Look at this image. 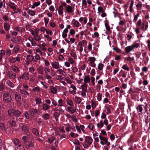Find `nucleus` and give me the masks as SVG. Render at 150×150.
I'll return each mask as SVG.
<instances>
[{
	"label": "nucleus",
	"instance_id": "39448f33",
	"mask_svg": "<svg viewBox=\"0 0 150 150\" xmlns=\"http://www.w3.org/2000/svg\"><path fill=\"white\" fill-rule=\"evenodd\" d=\"M38 110L36 109V108H31L30 109L29 112L31 116L35 117L36 115L38 114Z\"/></svg>",
	"mask_w": 150,
	"mask_h": 150
},
{
	"label": "nucleus",
	"instance_id": "a211bd4d",
	"mask_svg": "<svg viewBox=\"0 0 150 150\" xmlns=\"http://www.w3.org/2000/svg\"><path fill=\"white\" fill-rule=\"evenodd\" d=\"M133 49V47H132V45L129 46L125 48V50L127 53H129L130 51Z\"/></svg>",
	"mask_w": 150,
	"mask_h": 150
},
{
	"label": "nucleus",
	"instance_id": "5fc2aeb1",
	"mask_svg": "<svg viewBox=\"0 0 150 150\" xmlns=\"http://www.w3.org/2000/svg\"><path fill=\"white\" fill-rule=\"evenodd\" d=\"M34 38L35 40L38 41H39L41 39L40 35H38V36H34Z\"/></svg>",
	"mask_w": 150,
	"mask_h": 150
},
{
	"label": "nucleus",
	"instance_id": "49530a36",
	"mask_svg": "<svg viewBox=\"0 0 150 150\" xmlns=\"http://www.w3.org/2000/svg\"><path fill=\"white\" fill-rule=\"evenodd\" d=\"M51 100L53 105L55 107L58 106V103L56 100L54 99H52Z\"/></svg>",
	"mask_w": 150,
	"mask_h": 150
},
{
	"label": "nucleus",
	"instance_id": "603ef678",
	"mask_svg": "<svg viewBox=\"0 0 150 150\" xmlns=\"http://www.w3.org/2000/svg\"><path fill=\"white\" fill-rule=\"evenodd\" d=\"M102 99V94L98 93L97 94V100L98 101H100Z\"/></svg>",
	"mask_w": 150,
	"mask_h": 150
},
{
	"label": "nucleus",
	"instance_id": "680f3d73",
	"mask_svg": "<svg viewBox=\"0 0 150 150\" xmlns=\"http://www.w3.org/2000/svg\"><path fill=\"white\" fill-rule=\"evenodd\" d=\"M70 135L72 137H78L79 135L77 134H75L73 132H71L70 134Z\"/></svg>",
	"mask_w": 150,
	"mask_h": 150
},
{
	"label": "nucleus",
	"instance_id": "338daca9",
	"mask_svg": "<svg viewBox=\"0 0 150 150\" xmlns=\"http://www.w3.org/2000/svg\"><path fill=\"white\" fill-rule=\"evenodd\" d=\"M45 103H46L48 105H50L51 104V100L49 99H45Z\"/></svg>",
	"mask_w": 150,
	"mask_h": 150
},
{
	"label": "nucleus",
	"instance_id": "72a5a7b5",
	"mask_svg": "<svg viewBox=\"0 0 150 150\" xmlns=\"http://www.w3.org/2000/svg\"><path fill=\"white\" fill-rule=\"evenodd\" d=\"M6 83L8 86L11 88H13L14 86V85L13 83L9 81H7Z\"/></svg>",
	"mask_w": 150,
	"mask_h": 150
},
{
	"label": "nucleus",
	"instance_id": "2eb2a0df",
	"mask_svg": "<svg viewBox=\"0 0 150 150\" xmlns=\"http://www.w3.org/2000/svg\"><path fill=\"white\" fill-rule=\"evenodd\" d=\"M13 127H6V131L5 132H8L9 134H11L13 133L14 131V129Z\"/></svg>",
	"mask_w": 150,
	"mask_h": 150
},
{
	"label": "nucleus",
	"instance_id": "c03bdc74",
	"mask_svg": "<svg viewBox=\"0 0 150 150\" xmlns=\"http://www.w3.org/2000/svg\"><path fill=\"white\" fill-rule=\"evenodd\" d=\"M96 60V58L94 57H90L88 59L89 61H90V63L94 62Z\"/></svg>",
	"mask_w": 150,
	"mask_h": 150
},
{
	"label": "nucleus",
	"instance_id": "4c0bfd02",
	"mask_svg": "<svg viewBox=\"0 0 150 150\" xmlns=\"http://www.w3.org/2000/svg\"><path fill=\"white\" fill-rule=\"evenodd\" d=\"M22 88L28 91H30V88H29L27 84H23V87Z\"/></svg>",
	"mask_w": 150,
	"mask_h": 150
},
{
	"label": "nucleus",
	"instance_id": "5701e85b",
	"mask_svg": "<svg viewBox=\"0 0 150 150\" xmlns=\"http://www.w3.org/2000/svg\"><path fill=\"white\" fill-rule=\"evenodd\" d=\"M84 78V81L86 83H89L90 81V79L89 77V75L87 76H85Z\"/></svg>",
	"mask_w": 150,
	"mask_h": 150
},
{
	"label": "nucleus",
	"instance_id": "473e14b6",
	"mask_svg": "<svg viewBox=\"0 0 150 150\" xmlns=\"http://www.w3.org/2000/svg\"><path fill=\"white\" fill-rule=\"evenodd\" d=\"M5 89V87L4 86L3 83H0V91L1 92L4 91Z\"/></svg>",
	"mask_w": 150,
	"mask_h": 150
},
{
	"label": "nucleus",
	"instance_id": "58836bf2",
	"mask_svg": "<svg viewBox=\"0 0 150 150\" xmlns=\"http://www.w3.org/2000/svg\"><path fill=\"white\" fill-rule=\"evenodd\" d=\"M9 75V78L12 79H15L16 76V74L13 72L10 73Z\"/></svg>",
	"mask_w": 150,
	"mask_h": 150
},
{
	"label": "nucleus",
	"instance_id": "e2e57ef3",
	"mask_svg": "<svg viewBox=\"0 0 150 150\" xmlns=\"http://www.w3.org/2000/svg\"><path fill=\"white\" fill-rule=\"evenodd\" d=\"M94 127V125L92 123H90L89 125L88 126L91 130H93V127Z\"/></svg>",
	"mask_w": 150,
	"mask_h": 150
},
{
	"label": "nucleus",
	"instance_id": "c756f323",
	"mask_svg": "<svg viewBox=\"0 0 150 150\" xmlns=\"http://www.w3.org/2000/svg\"><path fill=\"white\" fill-rule=\"evenodd\" d=\"M34 57L30 55H28L26 57V59L29 62H32L33 61L34 59Z\"/></svg>",
	"mask_w": 150,
	"mask_h": 150
},
{
	"label": "nucleus",
	"instance_id": "7ed1b4c3",
	"mask_svg": "<svg viewBox=\"0 0 150 150\" xmlns=\"http://www.w3.org/2000/svg\"><path fill=\"white\" fill-rule=\"evenodd\" d=\"M64 6L65 7L64 12L65 13H71L74 11V8L69 5H67L66 3Z\"/></svg>",
	"mask_w": 150,
	"mask_h": 150
},
{
	"label": "nucleus",
	"instance_id": "6e6552de",
	"mask_svg": "<svg viewBox=\"0 0 150 150\" xmlns=\"http://www.w3.org/2000/svg\"><path fill=\"white\" fill-rule=\"evenodd\" d=\"M21 129L26 135L29 134V128L27 125H23L21 127Z\"/></svg>",
	"mask_w": 150,
	"mask_h": 150
},
{
	"label": "nucleus",
	"instance_id": "412c9836",
	"mask_svg": "<svg viewBox=\"0 0 150 150\" xmlns=\"http://www.w3.org/2000/svg\"><path fill=\"white\" fill-rule=\"evenodd\" d=\"M52 67L55 69H57L59 68V64L58 62H55L54 63L53 62L52 63Z\"/></svg>",
	"mask_w": 150,
	"mask_h": 150
},
{
	"label": "nucleus",
	"instance_id": "423d86ee",
	"mask_svg": "<svg viewBox=\"0 0 150 150\" xmlns=\"http://www.w3.org/2000/svg\"><path fill=\"white\" fill-rule=\"evenodd\" d=\"M66 3L64 2H61V5L59 6L58 9V13L59 15L63 14V10L64 9L63 7H64V4H65Z\"/></svg>",
	"mask_w": 150,
	"mask_h": 150
},
{
	"label": "nucleus",
	"instance_id": "c9c22d12",
	"mask_svg": "<svg viewBox=\"0 0 150 150\" xmlns=\"http://www.w3.org/2000/svg\"><path fill=\"white\" fill-rule=\"evenodd\" d=\"M55 139V138L54 137H52L48 138V141L50 144H51L53 142Z\"/></svg>",
	"mask_w": 150,
	"mask_h": 150
},
{
	"label": "nucleus",
	"instance_id": "864d4df0",
	"mask_svg": "<svg viewBox=\"0 0 150 150\" xmlns=\"http://www.w3.org/2000/svg\"><path fill=\"white\" fill-rule=\"evenodd\" d=\"M11 69L12 70L14 71L18 72L19 71L18 68L15 66H13L12 67Z\"/></svg>",
	"mask_w": 150,
	"mask_h": 150
},
{
	"label": "nucleus",
	"instance_id": "4468645a",
	"mask_svg": "<svg viewBox=\"0 0 150 150\" xmlns=\"http://www.w3.org/2000/svg\"><path fill=\"white\" fill-rule=\"evenodd\" d=\"M6 127L5 124L3 122L0 123V129L2 131H6Z\"/></svg>",
	"mask_w": 150,
	"mask_h": 150
},
{
	"label": "nucleus",
	"instance_id": "8fccbe9b",
	"mask_svg": "<svg viewBox=\"0 0 150 150\" xmlns=\"http://www.w3.org/2000/svg\"><path fill=\"white\" fill-rule=\"evenodd\" d=\"M67 103L68 105L71 106H73L74 105V103L71 100H67Z\"/></svg>",
	"mask_w": 150,
	"mask_h": 150
},
{
	"label": "nucleus",
	"instance_id": "0eeeda50",
	"mask_svg": "<svg viewBox=\"0 0 150 150\" xmlns=\"http://www.w3.org/2000/svg\"><path fill=\"white\" fill-rule=\"evenodd\" d=\"M99 137L100 140V143L102 145H104L105 144V143L108 142V139L105 137H102L101 134H100V135L99 136Z\"/></svg>",
	"mask_w": 150,
	"mask_h": 150
},
{
	"label": "nucleus",
	"instance_id": "bf43d9fd",
	"mask_svg": "<svg viewBox=\"0 0 150 150\" xmlns=\"http://www.w3.org/2000/svg\"><path fill=\"white\" fill-rule=\"evenodd\" d=\"M67 126V127H65V129L66 131L67 132H69V129L71 127V126L70 125L67 124H66Z\"/></svg>",
	"mask_w": 150,
	"mask_h": 150
},
{
	"label": "nucleus",
	"instance_id": "c85d7f7f",
	"mask_svg": "<svg viewBox=\"0 0 150 150\" xmlns=\"http://www.w3.org/2000/svg\"><path fill=\"white\" fill-rule=\"evenodd\" d=\"M22 143L23 145L29 140L28 139V137L25 136H23L22 138Z\"/></svg>",
	"mask_w": 150,
	"mask_h": 150
},
{
	"label": "nucleus",
	"instance_id": "f257e3e1",
	"mask_svg": "<svg viewBox=\"0 0 150 150\" xmlns=\"http://www.w3.org/2000/svg\"><path fill=\"white\" fill-rule=\"evenodd\" d=\"M3 98L4 103L7 104L9 107L12 108L13 103L12 102V99L11 94L8 92H5L3 94Z\"/></svg>",
	"mask_w": 150,
	"mask_h": 150
},
{
	"label": "nucleus",
	"instance_id": "37998d69",
	"mask_svg": "<svg viewBox=\"0 0 150 150\" xmlns=\"http://www.w3.org/2000/svg\"><path fill=\"white\" fill-rule=\"evenodd\" d=\"M87 2L86 0L82 1V5L85 8H86L87 7Z\"/></svg>",
	"mask_w": 150,
	"mask_h": 150
},
{
	"label": "nucleus",
	"instance_id": "bb28decb",
	"mask_svg": "<svg viewBox=\"0 0 150 150\" xmlns=\"http://www.w3.org/2000/svg\"><path fill=\"white\" fill-rule=\"evenodd\" d=\"M10 27V26L8 23L5 22L4 23V27L6 31H8Z\"/></svg>",
	"mask_w": 150,
	"mask_h": 150
},
{
	"label": "nucleus",
	"instance_id": "f03ea898",
	"mask_svg": "<svg viewBox=\"0 0 150 150\" xmlns=\"http://www.w3.org/2000/svg\"><path fill=\"white\" fill-rule=\"evenodd\" d=\"M7 113L9 116L15 117L16 120H18V117L20 116L21 112L18 110L12 109L8 110L7 112Z\"/></svg>",
	"mask_w": 150,
	"mask_h": 150
},
{
	"label": "nucleus",
	"instance_id": "ea45409f",
	"mask_svg": "<svg viewBox=\"0 0 150 150\" xmlns=\"http://www.w3.org/2000/svg\"><path fill=\"white\" fill-rule=\"evenodd\" d=\"M24 115L25 118L27 119H29L30 118V115L29 114L27 111H25L24 113Z\"/></svg>",
	"mask_w": 150,
	"mask_h": 150
},
{
	"label": "nucleus",
	"instance_id": "6ab92c4d",
	"mask_svg": "<svg viewBox=\"0 0 150 150\" xmlns=\"http://www.w3.org/2000/svg\"><path fill=\"white\" fill-rule=\"evenodd\" d=\"M42 117L45 120H46L50 118V115L48 113H45V114H43L42 115Z\"/></svg>",
	"mask_w": 150,
	"mask_h": 150
},
{
	"label": "nucleus",
	"instance_id": "69168bd1",
	"mask_svg": "<svg viewBox=\"0 0 150 150\" xmlns=\"http://www.w3.org/2000/svg\"><path fill=\"white\" fill-rule=\"evenodd\" d=\"M81 87L82 88V91H84L85 92H87V87L85 86H84L81 85Z\"/></svg>",
	"mask_w": 150,
	"mask_h": 150
},
{
	"label": "nucleus",
	"instance_id": "7c9ffc66",
	"mask_svg": "<svg viewBox=\"0 0 150 150\" xmlns=\"http://www.w3.org/2000/svg\"><path fill=\"white\" fill-rule=\"evenodd\" d=\"M58 107L59 106L61 107L64 105L63 103V100L62 99H60L58 100Z\"/></svg>",
	"mask_w": 150,
	"mask_h": 150
},
{
	"label": "nucleus",
	"instance_id": "0e129e2a",
	"mask_svg": "<svg viewBox=\"0 0 150 150\" xmlns=\"http://www.w3.org/2000/svg\"><path fill=\"white\" fill-rule=\"evenodd\" d=\"M113 49L117 53H120L121 51V50L119 49L116 47L113 48Z\"/></svg>",
	"mask_w": 150,
	"mask_h": 150
},
{
	"label": "nucleus",
	"instance_id": "2f4dec72",
	"mask_svg": "<svg viewBox=\"0 0 150 150\" xmlns=\"http://www.w3.org/2000/svg\"><path fill=\"white\" fill-rule=\"evenodd\" d=\"M14 143L15 145L21 146L19 140L17 139H15L14 140Z\"/></svg>",
	"mask_w": 150,
	"mask_h": 150
},
{
	"label": "nucleus",
	"instance_id": "aec40b11",
	"mask_svg": "<svg viewBox=\"0 0 150 150\" xmlns=\"http://www.w3.org/2000/svg\"><path fill=\"white\" fill-rule=\"evenodd\" d=\"M31 130L33 133L36 136H39V132L35 128H32Z\"/></svg>",
	"mask_w": 150,
	"mask_h": 150
},
{
	"label": "nucleus",
	"instance_id": "9d476101",
	"mask_svg": "<svg viewBox=\"0 0 150 150\" xmlns=\"http://www.w3.org/2000/svg\"><path fill=\"white\" fill-rule=\"evenodd\" d=\"M14 118H13L12 119H9L8 121V123L10 125V127H15L16 125V122L14 120Z\"/></svg>",
	"mask_w": 150,
	"mask_h": 150
},
{
	"label": "nucleus",
	"instance_id": "f8f14e48",
	"mask_svg": "<svg viewBox=\"0 0 150 150\" xmlns=\"http://www.w3.org/2000/svg\"><path fill=\"white\" fill-rule=\"evenodd\" d=\"M8 6H10V8H11L13 11H15L16 9L17 6L14 3L9 2Z\"/></svg>",
	"mask_w": 150,
	"mask_h": 150
},
{
	"label": "nucleus",
	"instance_id": "20e7f679",
	"mask_svg": "<svg viewBox=\"0 0 150 150\" xmlns=\"http://www.w3.org/2000/svg\"><path fill=\"white\" fill-rule=\"evenodd\" d=\"M34 143L35 142L33 141L29 140L24 144V145L27 149H28L30 148H33L34 147Z\"/></svg>",
	"mask_w": 150,
	"mask_h": 150
},
{
	"label": "nucleus",
	"instance_id": "9b49d317",
	"mask_svg": "<svg viewBox=\"0 0 150 150\" xmlns=\"http://www.w3.org/2000/svg\"><path fill=\"white\" fill-rule=\"evenodd\" d=\"M42 110L44 111H46L50 109L51 108V106L47 104L46 103H43L42 105Z\"/></svg>",
	"mask_w": 150,
	"mask_h": 150
},
{
	"label": "nucleus",
	"instance_id": "e433bc0d",
	"mask_svg": "<svg viewBox=\"0 0 150 150\" xmlns=\"http://www.w3.org/2000/svg\"><path fill=\"white\" fill-rule=\"evenodd\" d=\"M105 25L106 30L109 32L110 31V27L108 23L105 22Z\"/></svg>",
	"mask_w": 150,
	"mask_h": 150
},
{
	"label": "nucleus",
	"instance_id": "4be33fe9",
	"mask_svg": "<svg viewBox=\"0 0 150 150\" xmlns=\"http://www.w3.org/2000/svg\"><path fill=\"white\" fill-rule=\"evenodd\" d=\"M51 92L53 94H56L57 92V89L53 86H50Z\"/></svg>",
	"mask_w": 150,
	"mask_h": 150
},
{
	"label": "nucleus",
	"instance_id": "6e6d98bb",
	"mask_svg": "<svg viewBox=\"0 0 150 150\" xmlns=\"http://www.w3.org/2000/svg\"><path fill=\"white\" fill-rule=\"evenodd\" d=\"M122 68L127 71H128L129 70V68L127 67V64L124 65L122 67Z\"/></svg>",
	"mask_w": 150,
	"mask_h": 150
},
{
	"label": "nucleus",
	"instance_id": "cd10ccee",
	"mask_svg": "<svg viewBox=\"0 0 150 150\" xmlns=\"http://www.w3.org/2000/svg\"><path fill=\"white\" fill-rule=\"evenodd\" d=\"M60 114L59 113L55 112L53 113V116L54 117L56 121H58V118Z\"/></svg>",
	"mask_w": 150,
	"mask_h": 150
},
{
	"label": "nucleus",
	"instance_id": "ddd939ff",
	"mask_svg": "<svg viewBox=\"0 0 150 150\" xmlns=\"http://www.w3.org/2000/svg\"><path fill=\"white\" fill-rule=\"evenodd\" d=\"M20 92L22 94L25 95H28L29 93L27 91V90L23 89V88H22L19 89Z\"/></svg>",
	"mask_w": 150,
	"mask_h": 150
},
{
	"label": "nucleus",
	"instance_id": "a19ab883",
	"mask_svg": "<svg viewBox=\"0 0 150 150\" xmlns=\"http://www.w3.org/2000/svg\"><path fill=\"white\" fill-rule=\"evenodd\" d=\"M28 12L30 15L32 16H34L35 15V12L32 10H29Z\"/></svg>",
	"mask_w": 150,
	"mask_h": 150
},
{
	"label": "nucleus",
	"instance_id": "a878e982",
	"mask_svg": "<svg viewBox=\"0 0 150 150\" xmlns=\"http://www.w3.org/2000/svg\"><path fill=\"white\" fill-rule=\"evenodd\" d=\"M15 99L17 102H20L21 100V96L16 93L15 94Z\"/></svg>",
	"mask_w": 150,
	"mask_h": 150
},
{
	"label": "nucleus",
	"instance_id": "393cba45",
	"mask_svg": "<svg viewBox=\"0 0 150 150\" xmlns=\"http://www.w3.org/2000/svg\"><path fill=\"white\" fill-rule=\"evenodd\" d=\"M32 91L38 93L40 92L41 90L40 87L38 86H37L34 88L32 90Z\"/></svg>",
	"mask_w": 150,
	"mask_h": 150
},
{
	"label": "nucleus",
	"instance_id": "774afa93",
	"mask_svg": "<svg viewBox=\"0 0 150 150\" xmlns=\"http://www.w3.org/2000/svg\"><path fill=\"white\" fill-rule=\"evenodd\" d=\"M58 111L59 112V113H60L62 115L64 114V111L62 109L61 107L59 108Z\"/></svg>",
	"mask_w": 150,
	"mask_h": 150
},
{
	"label": "nucleus",
	"instance_id": "1a4fd4ad",
	"mask_svg": "<svg viewBox=\"0 0 150 150\" xmlns=\"http://www.w3.org/2000/svg\"><path fill=\"white\" fill-rule=\"evenodd\" d=\"M93 142V139L90 137L86 136L85 137V142L88 145H91Z\"/></svg>",
	"mask_w": 150,
	"mask_h": 150
},
{
	"label": "nucleus",
	"instance_id": "a18cd8bd",
	"mask_svg": "<svg viewBox=\"0 0 150 150\" xmlns=\"http://www.w3.org/2000/svg\"><path fill=\"white\" fill-rule=\"evenodd\" d=\"M38 71L39 74H42L43 73V68L41 67L38 68Z\"/></svg>",
	"mask_w": 150,
	"mask_h": 150
},
{
	"label": "nucleus",
	"instance_id": "de8ad7c7",
	"mask_svg": "<svg viewBox=\"0 0 150 150\" xmlns=\"http://www.w3.org/2000/svg\"><path fill=\"white\" fill-rule=\"evenodd\" d=\"M98 11L100 13L104 12H105V10L101 7H98Z\"/></svg>",
	"mask_w": 150,
	"mask_h": 150
},
{
	"label": "nucleus",
	"instance_id": "f3484780",
	"mask_svg": "<svg viewBox=\"0 0 150 150\" xmlns=\"http://www.w3.org/2000/svg\"><path fill=\"white\" fill-rule=\"evenodd\" d=\"M35 101L36 104L38 105V106L42 103L41 98L39 97H36L35 98Z\"/></svg>",
	"mask_w": 150,
	"mask_h": 150
},
{
	"label": "nucleus",
	"instance_id": "79ce46f5",
	"mask_svg": "<svg viewBox=\"0 0 150 150\" xmlns=\"http://www.w3.org/2000/svg\"><path fill=\"white\" fill-rule=\"evenodd\" d=\"M73 24L75 27H78L81 25L77 21H75Z\"/></svg>",
	"mask_w": 150,
	"mask_h": 150
},
{
	"label": "nucleus",
	"instance_id": "09e8293b",
	"mask_svg": "<svg viewBox=\"0 0 150 150\" xmlns=\"http://www.w3.org/2000/svg\"><path fill=\"white\" fill-rule=\"evenodd\" d=\"M132 46V47H133V49L135 47L138 48L139 47V44L138 43L136 42V41H135L133 45H131Z\"/></svg>",
	"mask_w": 150,
	"mask_h": 150
},
{
	"label": "nucleus",
	"instance_id": "b1692460",
	"mask_svg": "<svg viewBox=\"0 0 150 150\" xmlns=\"http://www.w3.org/2000/svg\"><path fill=\"white\" fill-rule=\"evenodd\" d=\"M108 105V107L106 106H105V107L107 110V112L106 113L108 115L109 114L111 113V108H112V106L111 105Z\"/></svg>",
	"mask_w": 150,
	"mask_h": 150
},
{
	"label": "nucleus",
	"instance_id": "4d7b16f0",
	"mask_svg": "<svg viewBox=\"0 0 150 150\" xmlns=\"http://www.w3.org/2000/svg\"><path fill=\"white\" fill-rule=\"evenodd\" d=\"M46 46V44L45 43H43L41 46V47H40L42 50L44 51H46V48L45 47V46Z\"/></svg>",
	"mask_w": 150,
	"mask_h": 150
},
{
	"label": "nucleus",
	"instance_id": "13d9d810",
	"mask_svg": "<svg viewBox=\"0 0 150 150\" xmlns=\"http://www.w3.org/2000/svg\"><path fill=\"white\" fill-rule=\"evenodd\" d=\"M16 150H25L24 148L22 146H18Z\"/></svg>",
	"mask_w": 150,
	"mask_h": 150
},
{
	"label": "nucleus",
	"instance_id": "052dcab7",
	"mask_svg": "<svg viewBox=\"0 0 150 150\" xmlns=\"http://www.w3.org/2000/svg\"><path fill=\"white\" fill-rule=\"evenodd\" d=\"M132 141V139H129L127 141L128 145L129 146H132L133 144Z\"/></svg>",
	"mask_w": 150,
	"mask_h": 150
},
{
	"label": "nucleus",
	"instance_id": "3c124183",
	"mask_svg": "<svg viewBox=\"0 0 150 150\" xmlns=\"http://www.w3.org/2000/svg\"><path fill=\"white\" fill-rule=\"evenodd\" d=\"M104 65L102 63H99L98 66V69L99 70H102L103 69Z\"/></svg>",
	"mask_w": 150,
	"mask_h": 150
},
{
	"label": "nucleus",
	"instance_id": "dca6fc26",
	"mask_svg": "<svg viewBox=\"0 0 150 150\" xmlns=\"http://www.w3.org/2000/svg\"><path fill=\"white\" fill-rule=\"evenodd\" d=\"M144 105H139L136 108V109L138 112H140L141 113H142L143 111V108L142 106Z\"/></svg>",
	"mask_w": 150,
	"mask_h": 150
},
{
	"label": "nucleus",
	"instance_id": "f704fd0d",
	"mask_svg": "<svg viewBox=\"0 0 150 150\" xmlns=\"http://www.w3.org/2000/svg\"><path fill=\"white\" fill-rule=\"evenodd\" d=\"M75 100L79 104H80L81 102V98L79 97L76 96L75 98Z\"/></svg>",
	"mask_w": 150,
	"mask_h": 150
}]
</instances>
